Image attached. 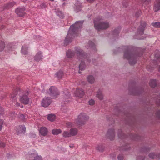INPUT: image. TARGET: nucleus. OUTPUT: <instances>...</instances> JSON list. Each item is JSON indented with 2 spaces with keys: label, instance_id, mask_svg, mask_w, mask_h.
Returning a JSON list of instances; mask_svg holds the SVG:
<instances>
[{
  "label": "nucleus",
  "instance_id": "obj_1",
  "mask_svg": "<svg viewBox=\"0 0 160 160\" xmlns=\"http://www.w3.org/2000/svg\"><path fill=\"white\" fill-rule=\"evenodd\" d=\"M83 23L82 21H78L70 27L68 33L65 40V43L66 45L72 42L73 37L78 35Z\"/></svg>",
  "mask_w": 160,
  "mask_h": 160
},
{
  "label": "nucleus",
  "instance_id": "obj_24",
  "mask_svg": "<svg viewBox=\"0 0 160 160\" xmlns=\"http://www.w3.org/2000/svg\"><path fill=\"white\" fill-rule=\"evenodd\" d=\"M52 133L54 135H57L61 133L62 130L60 129H53L52 131Z\"/></svg>",
  "mask_w": 160,
  "mask_h": 160
},
{
  "label": "nucleus",
  "instance_id": "obj_9",
  "mask_svg": "<svg viewBox=\"0 0 160 160\" xmlns=\"http://www.w3.org/2000/svg\"><path fill=\"white\" fill-rule=\"evenodd\" d=\"M146 26V23L144 22H142L140 26L138 29L137 31V34L140 35H142L143 33V31L145 27Z\"/></svg>",
  "mask_w": 160,
  "mask_h": 160
},
{
  "label": "nucleus",
  "instance_id": "obj_5",
  "mask_svg": "<svg viewBox=\"0 0 160 160\" xmlns=\"http://www.w3.org/2000/svg\"><path fill=\"white\" fill-rule=\"evenodd\" d=\"M89 118V117L86 114L84 113H80L78 117V118L75 121L76 126L78 128L84 125L85 122Z\"/></svg>",
  "mask_w": 160,
  "mask_h": 160
},
{
  "label": "nucleus",
  "instance_id": "obj_41",
  "mask_svg": "<svg viewBox=\"0 0 160 160\" xmlns=\"http://www.w3.org/2000/svg\"><path fill=\"white\" fill-rule=\"evenodd\" d=\"M155 58L158 61L160 62V54H156Z\"/></svg>",
  "mask_w": 160,
  "mask_h": 160
},
{
  "label": "nucleus",
  "instance_id": "obj_25",
  "mask_svg": "<svg viewBox=\"0 0 160 160\" xmlns=\"http://www.w3.org/2000/svg\"><path fill=\"white\" fill-rule=\"evenodd\" d=\"M56 116L55 115L50 114L48 115V119L51 121H53L55 120Z\"/></svg>",
  "mask_w": 160,
  "mask_h": 160
},
{
  "label": "nucleus",
  "instance_id": "obj_34",
  "mask_svg": "<svg viewBox=\"0 0 160 160\" xmlns=\"http://www.w3.org/2000/svg\"><path fill=\"white\" fill-rule=\"evenodd\" d=\"M5 47V43L2 41H0V51L3 50Z\"/></svg>",
  "mask_w": 160,
  "mask_h": 160
},
{
  "label": "nucleus",
  "instance_id": "obj_7",
  "mask_svg": "<svg viewBox=\"0 0 160 160\" xmlns=\"http://www.w3.org/2000/svg\"><path fill=\"white\" fill-rule=\"evenodd\" d=\"M52 100L50 98L48 97H46L42 100L41 104L43 107H48L51 103Z\"/></svg>",
  "mask_w": 160,
  "mask_h": 160
},
{
  "label": "nucleus",
  "instance_id": "obj_55",
  "mask_svg": "<svg viewBox=\"0 0 160 160\" xmlns=\"http://www.w3.org/2000/svg\"><path fill=\"white\" fill-rule=\"evenodd\" d=\"M22 1L23 2H25L26 1H27V0H22Z\"/></svg>",
  "mask_w": 160,
  "mask_h": 160
},
{
  "label": "nucleus",
  "instance_id": "obj_42",
  "mask_svg": "<svg viewBox=\"0 0 160 160\" xmlns=\"http://www.w3.org/2000/svg\"><path fill=\"white\" fill-rule=\"evenodd\" d=\"M123 156L122 154H120L118 156V160H123Z\"/></svg>",
  "mask_w": 160,
  "mask_h": 160
},
{
  "label": "nucleus",
  "instance_id": "obj_12",
  "mask_svg": "<svg viewBox=\"0 0 160 160\" xmlns=\"http://www.w3.org/2000/svg\"><path fill=\"white\" fill-rule=\"evenodd\" d=\"M154 9L157 12L160 9V0H156L154 3Z\"/></svg>",
  "mask_w": 160,
  "mask_h": 160
},
{
  "label": "nucleus",
  "instance_id": "obj_20",
  "mask_svg": "<svg viewBox=\"0 0 160 160\" xmlns=\"http://www.w3.org/2000/svg\"><path fill=\"white\" fill-rule=\"evenodd\" d=\"M149 157L150 158L152 159L157 158L158 159H160V154L157 156L155 155L154 153H150L149 155Z\"/></svg>",
  "mask_w": 160,
  "mask_h": 160
},
{
  "label": "nucleus",
  "instance_id": "obj_19",
  "mask_svg": "<svg viewBox=\"0 0 160 160\" xmlns=\"http://www.w3.org/2000/svg\"><path fill=\"white\" fill-rule=\"evenodd\" d=\"M87 79L90 83H93L95 81V78L94 77L91 75L88 76L87 78Z\"/></svg>",
  "mask_w": 160,
  "mask_h": 160
},
{
  "label": "nucleus",
  "instance_id": "obj_2",
  "mask_svg": "<svg viewBox=\"0 0 160 160\" xmlns=\"http://www.w3.org/2000/svg\"><path fill=\"white\" fill-rule=\"evenodd\" d=\"M94 26L96 29L98 30L107 29L109 27L108 22L103 21L102 18L98 17L94 20Z\"/></svg>",
  "mask_w": 160,
  "mask_h": 160
},
{
  "label": "nucleus",
  "instance_id": "obj_47",
  "mask_svg": "<svg viewBox=\"0 0 160 160\" xmlns=\"http://www.w3.org/2000/svg\"><path fill=\"white\" fill-rule=\"evenodd\" d=\"M3 122V121L2 119H0V130H1L2 128V125Z\"/></svg>",
  "mask_w": 160,
  "mask_h": 160
},
{
  "label": "nucleus",
  "instance_id": "obj_30",
  "mask_svg": "<svg viewBox=\"0 0 160 160\" xmlns=\"http://www.w3.org/2000/svg\"><path fill=\"white\" fill-rule=\"evenodd\" d=\"M56 75L58 78H61L63 76V73L62 71H60L57 72Z\"/></svg>",
  "mask_w": 160,
  "mask_h": 160
},
{
  "label": "nucleus",
  "instance_id": "obj_44",
  "mask_svg": "<svg viewBox=\"0 0 160 160\" xmlns=\"http://www.w3.org/2000/svg\"><path fill=\"white\" fill-rule=\"evenodd\" d=\"M144 158L143 156H140L137 157V160H144Z\"/></svg>",
  "mask_w": 160,
  "mask_h": 160
},
{
  "label": "nucleus",
  "instance_id": "obj_21",
  "mask_svg": "<svg viewBox=\"0 0 160 160\" xmlns=\"http://www.w3.org/2000/svg\"><path fill=\"white\" fill-rule=\"evenodd\" d=\"M64 99L65 100L64 102H68L69 101H70V99H71L70 98V94H69V92H67V94H65V95L64 96ZM65 103V102H64Z\"/></svg>",
  "mask_w": 160,
  "mask_h": 160
},
{
  "label": "nucleus",
  "instance_id": "obj_32",
  "mask_svg": "<svg viewBox=\"0 0 160 160\" xmlns=\"http://www.w3.org/2000/svg\"><path fill=\"white\" fill-rule=\"evenodd\" d=\"M152 25L156 28H160V22H155L152 23Z\"/></svg>",
  "mask_w": 160,
  "mask_h": 160
},
{
  "label": "nucleus",
  "instance_id": "obj_40",
  "mask_svg": "<svg viewBox=\"0 0 160 160\" xmlns=\"http://www.w3.org/2000/svg\"><path fill=\"white\" fill-rule=\"evenodd\" d=\"M156 103L157 105H160V96L156 99Z\"/></svg>",
  "mask_w": 160,
  "mask_h": 160
},
{
  "label": "nucleus",
  "instance_id": "obj_45",
  "mask_svg": "<svg viewBox=\"0 0 160 160\" xmlns=\"http://www.w3.org/2000/svg\"><path fill=\"white\" fill-rule=\"evenodd\" d=\"M5 146V143L2 142H0V147H4Z\"/></svg>",
  "mask_w": 160,
  "mask_h": 160
},
{
  "label": "nucleus",
  "instance_id": "obj_27",
  "mask_svg": "<svg viewBox=\"0 0 160 160\" xmlns=\"http://www.w3.org/2000/svg\"><path fill=\"white\" fill-rule=\"evenodd\" d=\"M157 84L156 81L155 80H152L149 82L150 86L152 87H155Z\"/></svg>",
  "mask_w": 160,
  "mask_h": 160
},
{
  "label": "nucleus",
  "instance_id": "obj_53",
  "mask_svg": "<svg viewBox=\"0 0 160 160\" xmlns=\"http://www.w3.org/2000/svg\"><path fill=\"white\" fill-rule=\"evenodd\" d=\"M69 147L70 148H72V147H74L73 145H70Z\"/></svg>",
  "mask_w": 160,
  "mask_h": 160
},
{
  "label": "nucleus",
  "instance_id": "obj_29",
  "mask_svg": "<svg viewBox=\"0 0 160 160\" xmlns=\"http://www.w3.org/2000/svg\"><path fill=\"white\" fill-rule=\"evenodd\" d=\"M89 47L92 49H95V45L94 43L92 41L89 42L88 43Z\"/></svg>",
  "mask_w": 160,
  "mask_h": 160
},
{
  "label": "nucleus",
  "instance_id": "obj_51",
  "mask_svg": "<svg viewBox=\"0 0 160 160\" xmlns=\"http://www.w3.org/2000/svg\"><path fill=\"white\" fill-rule=\"evenodd\" d=\"M20 104L19 103H18V102H17L16 103V105L17 106H19Z\"/></svg>",
  "mask_w": 160,
  "mask_h": 160
},
{
  "label": "nucleus",
  "instance_id": "obj_14",
  "mask_svg": "<svg viewBox=\"0 0 160 160\" xmlns=\"http://www.w3.org/2000/svg\"><path fill=\"white\" fill-rule=\"evenodd\" d=\"M42 52L40 51L38 52L35 55L34 59L35 61L38 62L42 60Z\"/></svg>",
  "mask_w": 160,
  "mask_h": 160
},
{
  "label": "nucleus",
  "instance_id": "obj_8",
  "mask_svg": "<svg viewBox=\"0 0 160 160\" xmlns=\"http://www.w3.org/2000/svg\"><path fill=\"white\" fill-rule=\"evenodd\" d=\"M25 9L23 8H19L16 9L15 12L20 17L23 16L25 14Z\"/></svg>",
  "mask_w": 160,
  "mask_h": 160
},
{
  "label": "nucleus",
  "instance_id": "obj_33",
  "mask_svg": "<svg viewBox=\"0 0 160 160\" xmlns=\"http://www.w3.org/2000/svg\"><path fill=\"white\" fill-rule=\"evenodd\" d=\"M15 4L14 2H12L8 3L6 6V8H11L14 6Z\"/></svg>",
  "mask_w": 160,
  "mask_h": 160
},
{
  "label": "nucleus",
  "instance_id": "obj_15",
  "mask_svg": "<svg viewBox=\"0 0 160 160\" xmlns=\"http://www.w3.org/2000/svg\"><path fill=\"white\" fill-rule=\"evenodd\" d=\"M29 99L27 95H25L21 97L20 98L21 102L25 104H27L28 103Z\"/></svg>",
  "mask_w": 160,
  "mask_h": 160
},
{
  "label": "nucleus",
  "instance_id": "obj_43",
  "mask_svg": "<svg viewBox=\"0 0 160 160\" xmlns=\"http://www.w3.org/2000/svg\"><path fill=\"white\" fill-rule=\"evenodd\" d=\"M141 11H139L136 12L135 15L137 17H139L141 15Z\"/></svg>",
  "mask_w": 160,
  "mask_h": 160
},
{
  "label": "nucleus",
  "instance_id": "obj_26",
  "mask_svg": "<svg viewBox=\"0 0 160 160\" xmlns=\"http://www.w3.org/2000/svg\"><path fill=\"white\" fill-rule=\"evenodd\" d=\"M74 55V53L71 50H68L67 52V56L69 58L72 57Z\"/></svg>",
  "mask_w": 160,
  "mask_h": 160
},
{
  "label": "nucleus",
  "instance_id": "obj_16",
  "mask_svg": "<svg viewBox=\"0 0 160 160\" xmlns=\"http://www.w3.org/2000/svg\"><path fill=\"white\" fill-rule=\"evenodd\" d=\"M39 132L42 135L45 136L48 134V130L46 128L42 127L40 129Z\"/></svg>",
  "mask_w": 160,
  "mask_h": 160
},
{
  "label": "nucleus",
  "instance_id": "obj_17",
  "mask_svg": "<svg viewBox=\"0 0 160 160\" xmlns=\"http://www.w3.org/2000/svg\"><path fill=\"white\" fill-rule=\"evenodd\" d=\"M70 132L71 136H74L78 133V130L76 128H72L70 129Z\"/></svg>",
  "mask_w": 160,
  "mask_h": 160
},
{
  "label": "nucleus",
  "instance_id": "obj_37",
  "mask_svg": "<svg viewBox=\"0 0 160 160\" xmlns=\"http://www.w3.org/2000/svg\"><path fill=\"white\" fill-rule=\"evenodd\" d=\"M66 126L68 128H70L73 126V125L72 122H70L66 123Z\"/></svg>",
  "mask_w": 160,
  "mask_h": 160
},
{
  "label": "nucleus",
  "instance_id": "obj_50",
  "mask_svg": "<svg viewBox=\"0 0 160 160\" xmlns=\"http://www.w3.org/2000/svg\"><path fill=\"white\" fill-rule=\"evenodd\" d=\"M77 8H77V9H76V12H78L80 10H81V9H80V8H79L78 9H77Z\"/></svg>",
  "mask_w": 160,
  "mask_h": 160
},
{
  "label": "nucleus",
  "instance_id": "obj_23",
  "mask_svg": "<svg viewBox=\"0 0 160 160\" xmlns=\"http://www.w3.org/2000/svg\"><path fill=\"white\" fill-rule=\"evenodd\" d=\"M96 97H98L100 100H102L103 98V95L102 92L99 90L96 94Z\"/></svg>",
  "mask_w": 160,
  "mask_h": 160
},
{
  "label": "nucleus",
  "instance_id": "obj_56",
  "mask_svg": "<svg viewBox=\"0 0 160 160\" xmlns=\"http://www.w3.org/2000/svg\"><path fill=\"white\" fill-rule=\"evenodd\" d=\"M0 110H2L3 111V110H2V108H0Z\"/></svg>",
  "mask_w": 160,
  "mask_h": 160
},
{
  "label": "nucleus",
  "instance_id": "obj_10",
  "mask_svg": "<svg viewBox=\"0 0 160 160\" xmlns=\"http://www.w3.org/2000/svg\"><path fill=\"white\" fill-rule=\"evenodd\" d=\"M74 94L76 97L81 98L84 94V92L82 89L77 88Z\"/></svg>",
  "mask_w": 160,
  "mask_h": 160
},
{
  "label": "nucleus",
  "instance_id": "obj_46",
  "mask_svg": "<svg viewBox=\"0 0 160 160\" xmlns=\"http://www.w3.org/2000/svg\"><path fill=\"white\" fill-rule=\"evenodd\" d=\"M156 114L157 117L160 119V111H158Z\"/></svg>",
  "mask_w": 160,
  "mask_h": 160
},
{
  "label": "nucleus",
  "instance_id": "obj_38",
  "mask_svg": "<svg viewBox=\"0 0 160 160\" xmlns=\"http://www.w3.org/2000/svg\"><path fill=\"white\" fill-rule=\"evenodd\" d=\"M120 31V29L119 28H118L117 29H115L113 32V34L114 35H118L119 34Z\"/></svg>",
  "mask_w": 160,
  "mask_h": 160
},
{
  "label": "nucleus",
  "instance_id": "obj_28",
  "mask_svg": "<svg viewBox=\"0 0 160 160\" xmlns=\"http://www.w3.org/2000/svg\"><path fill=\"white\" fill-rule=\"evenodd\" d=\"M70 132H68L67 131H64L62 133V136L65 138L69 137L71 136Z\"/></svg>",
  "mask_w": 160,
  "mask_h": 160
},
{
  "label": "nucleus",
  "instance_id": "obj_39",
  "mask_svg": "<svg viewBox=\"0 0 160 160\" xmlns=\"http://www.w3.org/2000/svg\"><path fill=\"white\" fill-rule=\"evenodd\" d=\"M88 103L90 105H93L95 104V102L93 99H91L88 101Z\"/></svg>",
  "mask_w": 160,
  "mask_h": 160
},
{
  "label": "nucleus",
  "instance_id": "obj_6",
  "mask_svg": "<svg viewBox=\"0 0 160 160\" xmlns=\"http://www.w3.org/2000/svg\"><path fill=\"white\" fill-rule=\"evenodd\" d=\"M48 93L52 98H56L60 94V93L58 89L54 86L51 87L49 89Z\"/></svg>",
  "mask_w": 160,
  "mask_h": 160
},
{
  "label": "nucleus",
  "instance_id": "obj_48",
  "mask_svg": "<svg viewBox=\"0 0 160 160\" xmlns=\"http://www.w3.org/2000/svg\"><path fill=\"white\" fill-rule=\"evenodd\" d=\"M17 92L16 91H15V93H14L13 95L11 94V97L12 98H14L15 96L17 94Z\"/></svg>",
  "mask_w": 160,
  "mask_h": 160
},
{
  "label": "nucleus",
  "instance_id": "obj_31",
  "mask_svg": "<svg viewBox=\"0 0 160 160\" xmlns=\"http://www.w3.org/2000/svg\"><path fill=\"white\" fill-rule=\"evenodd\" d=\"M56 14L60 18H63V13L61 11L58 10L56 11Z\"/></svg>",
  "mask_w": 160,
  "mask_h": 160
},
{
  "label": "nucleus",
  "instance_id": "obj_54",
  "mask_svg": "<svg viewBox=\"0 0 160 160\" xmlns=\"http://www.w3.org/2000/svg\"><path fill=\"white\" fill-rule=\"evenodd\" d=\"M20 107L21 108H23V106L22 105H21V106H20Z\"/></svg>",
  "mask_w": 160,
  "mask_h": 160
},
{
  "label": "nucleus",
  "instance_id": "obj_3",
  "mask_svg": "<svg viewBox=\"0 0 160 160\" xmlns=\"http://www.w3.org/2000/svg\"><path fill=\"white\" fill-rule=\"evenodd\" d=\"M76 53H77L78 58L81 61V62L79 66V71L78 72L79 73H81L80 70H83L86 67V65L84 62H83V59H86L88 60V55H86L84 53H83V51L79 48H77L76 50Z\"/></svg>",
  "mask_w": 160,
  "mask_h": 160
},
{
  "label": "nucleus",
  "instance_id": "obj_11",
  "mask_svg": "<svg viewBox=\"0 0 160 160\" xmlns=\"http://www.w3.org/2000/svg\"><path fill=\"white\" fill-rule=\"evenodd\" d=\"M107 136L111 140H113L115 136V133L114 130L113 129H109L107 132Z\"/></svg>",
  "mask_w": 160,
  "mask_h": 160
},
{
  "label": "nucleus",
  "instance_id": "obj_13",
  "mask_svg": "<svg viewBox=\"0 0 160 160\" xmlns=\"http://www.w3.org/2000/svg\"><path fill=\"white\" fill-rule=\"evenodd\" d=\"M34 152L31 155V158H33L34 160H42L41 156L38 155L36 152Z\"/></svg>",
  "mask_w": 160,
  "mask_h": 160
},
{
  "label": "nucleus",
  "instance_id": "obj_4",
  "mask_svg": "<svg viewBox=\"0 0 160 160\" xmlns=\"http://www.w3.org/2000/svg\"><path fill=\"white\" fill-rule=\"evenodd\" d=\"M124 57L129 60V63L131 65H133L136 63V55L131 52L130 47H126Z\"/></svg>",
  "mask_w": 160,
  "mask_h": 160
},
{
  "label": "nucleus",
  "instance_id": "obj_49",
  "mask_svg": "<svg viewBox=\"0 0 160 160\" xmlns=\"http://www.w3.org/2000/svg\"><path fill=\"white\" fill-rule=\"evenodd\" d=\"M87 1L90 3H92L94 2L95 0H87Z\"/></svg>",
  "mask_w": 160,
  "mask_h": 160
},
{
  "label": "nucleus",
  "instance_id": "obj_52",
  "mask_svg": "<svg viewBox=\"0 0 160 160\" xmlns=\"http://www.w3.org/2000/svg\"><path fill=\"white\" fill-rule=\"evenodd\" d=\"M158 71H160V66H158Z\"/></svg>",
  "mask_w": 160,
  "mask_h": 160
},
{
  "label": "nucleus",
  "instance_id": "obj_35",
  "mask_svg": "<svg viewBox=\"0 0 160 160\" xmlns=\"http://www.w3.org/2000/svg\"><path fill=\"white\" fill-rule=\"evenodd\" d=\"M97 150L100 152H102L103 150V148L101 145H98L96 147Z\"/></svg>",
  "mask_w": 160,
  "mask_h": 160
},
{
  "label": "nucleus",
  "instance_id": "obj_36",
  "mask_svg": "<svg viewBox=\"0 0 160 160\" xmlns=\"http://www.w3.org/2000/svg\"><path fill=\"white\" fill-rule=\"evenodd\" d=\"M119 133L118 134V136L119 138H123L124 137V134L122 132L121 130H120L119 131Z\"/></svg>",
  "mask_w": 160,
  "mask_h": 160
},
{
  "label": "nucleus",
  "instance_id": "obj_18",
  "mask_svg": "<svg viewBox=\"0 0 160 160\" xmlns=\"http://www.w3.org/2000/svg\"><path fill=\"white\" fill-rule=\"evenodd\" d=\"M25 127L24 125L19 126L18 128L17 133L18 134L23 133L25 130Z\"/></svg>",
  "mask_w": 160,
  "mask_h": 160
},
{
  "label": "nucleus",
  "instance_id": "obj_22",
  "mask_svg": "<svg viewBox=\"0 0 160 160\" xmlns=\"http://www.w3.org/2000/svg\"><path fill=\"white\" fill-rule=\"evenodd\" d=\"M28 48L26 45L22 46L21 50V52L22 54L25 55L27 53Z\"/></svg>",
  "mask_w": 160,
  "mask_h": 160
}]
</instances>
